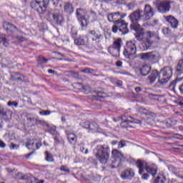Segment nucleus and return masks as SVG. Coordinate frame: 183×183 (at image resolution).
Instances as JSON below:
<instances>
[{"label": "nucleus", "instance_id": "obj_1", "mask_svg": "<svg viewBox=\"0 0 183 183\" xmlns=\"http://www.w3.org/2000/svg\"><path fill=\"white\" fill-rule=\"evenodd\" d=\"M136 37L139 41H142V39L144 41L141 47L143 51H148L152 46L154 42H159L161 41L159 34L157 32L151 31L137 33Z\"/></svg>", "mask_w": 183, "mask_h": 183}, {"label": "nucleus", "instance_id": "obj_2", "mask_svg": "<svg viewBox=\"0 0 183 183\" xmlns=\"http://www.w3.org/2000/svg\"><path fill=\"white\" fill-rule=\"evenodd\" d=\"M109 147L107 145H97L94 150V157L97 159L99 161L101 164L105 165L108 163V159H109Z\"/></svg>", "mask_w": 183, "mask_h": 183}, {"label": "nucleus", "instance_id": "obj_3", "mask_svg": "<svg viewBox=\"0 0 183 183\" xmlns=\"http://www.w3.org/2000/svg\"><path fill=\"white\" fill-rule=\"evenodd\" d=\"M76 16L81 28H86L89 24V15H88L86 11L83 9H77Z\"/></svg>", "mask_w": 183, "mask_h": 183}, {"label": "nucleus", "instance_id": "obj_4", "mask_svg": "<svg viewBox=\"0 0 183 183\" xmlns=\"http://www.w3.org/2000/svg\"><path fill=\"white\" fill-rule=\"evenodd\" d=\"M157 9L160 14H168L171 11V1L168 0H155L154 1Z\"/></svg>", "mask_w": 183, "mask_h": 183}, {"label": "nucleus", "instance_id": "obj_5", "mask_svg": "<svg viewBox=\"0 0 183 183\" xmlns=\"http://www.w3.org/2000/svg\"><path fill=\"white\" fill-rule=\"evenodd\" d=\"M48 6V4L46 1H36L34 0L30 3V8L36 11L39 14H45L46 12V8Z\"/></svg>", "mask_w": 183, "mask_h": 183}, {"label": "nucleus", "instance_id": "obj_6", "mask_svg": "<svg viewBox=\"0 0 183 183\" xmlns=\"http://www.w3.org/2000/svg\"><path fill=\"white\" fill-rule=\"evenodd\" d=\"M119 31L122 35H127L129 32V29H128V23L123 20L122 19L119 21H117L116 24L112 26V32L117 34Z\"/></svg>", "mask_w": 183, "mask_h": 183}, {"label": "nucleus", "instance_id": "obj_7", "mask_svg": "<svg viewBox=\"0 0 183 183\" xmlns=\"http://www.w3.org/2000/svg\"><path fill=\"white\" fill-rule=\"evenodd\" d=\"M161 76H159V84H167L172 76V68L171 66H164L160 70Z\"/></svg>", "mask_w": 183, "mask_h": 183}, {"label": "nucleus", "instance_id": "obj_8", "mask_svg": "<svg viewBox=\"0 0 183 183\" xmlns=\"http://www.w3.org/2000/svg\"><path fill=\"white\" fill-rule=\"evenodd\" d=\"M137 166L139 169V174L140 175L143 174L144 169H146L147 172L152 175V177L157 175V172L158 171L157 167H148L147 166V164L142 161H137Z\"/></svg>", "mask_w": 183, "mask_h": 183}, {"label": "nucleus", "instance_id": "obj_9", "mask_svg": "<svg viewBox=\"0 0 183 183\" xmlns=\"http://www.w3.org/2000/svg\"><path fill=\"white\" fill-rule=\"evenodd\" d=\"M129 18L132 22L130 25L131 29H137V22L138 21H144V17L142 16V10H136L129 14Z\"/></svg>", "mask_w": 183, "mask_h": 183}, {"label": "nucleus", "instance_id": "obj_10", "mask_svg": "<svg viewBox=\"0 0 183 183\" xmlns=\"http://www.w3.org/2000/svg\"><path fill=\"white\" fill-rule=\"evenodd\" d=\"M135 54H137V45H135V42L132 41H127L124 46V56L125 58L129 59Z\"/></svg>", "mask_w": 183, "mask_h": 183}, {"label": "nucleus", "instance_id": "obj_11", "mask_svg": "<svg viewBox=\"0 0 183 183\" xmlns=\"http://www.w3.org/2000/svg\"><path fill=\"white\" fill-rule=\"evenodd\" d=\"M121 46H122V39H117L114 41L113 45L109 47L108 52H109V54L113 56H119Z\"/></svg>", "mask_w": 183, "mask_h": 183}, {"label": "nucleus", "instance_id": "obj_12", "mask_svg": "<svg viewBox=\"0 0 183 183\" xmlns=\"http://www.w3.org/2000/svg\"><path fill=\"white\" fill-rule=\"evenodd\" d=\"M112 154L113 158H114V164H116L117 167H119L121 162L127 160V155L122 154L121 152L117 149H114L112 152Z\"/></svg>", "mask_w": 183, "mask_h": 183}, {"label": "nucleus", "instance_id": "obj_13", "mask_svg": "<svg viewBox=\"0 0 183 183\" xmlns=\"http://www.w3.org/2000/svg\"><path fill=\"white\" fill-rule=\"evenodd\" d=\"M142 14L143 16V21H148V19H151L155 15V11H154V8L151 5L146 4Z\"/></svg>", "mask_w": 183, "mask_h": 183}, {"label": "nucleus", "instance_id": "obj_14", "mask_svg": "<svg viewBox=\"0 0 183 183\" xmlns=\"http://www.w3.org/2000/svg\"><path fill=\"white\" fill-rule=\"evenodd\" d=\"M124 16H121V12L117 11L114 13H110L107 16L109 22H113L114 25H117V22H119Z\"/></svg>", "mask_w": 183, "mask_h": 183}, {"label": "nucleus", "instance_id": "obj_15", "mask_svg": "<svg viewBox=\"0 0 183 183\" xmlns=\"http://www.w3.org/2000/svg\"><path fill=\"white\" fill-rule=\"evenodd\" d=\"M157 56L158 53L157 51L140 54L141 59H144L145 61H155Z\"/></svg>", "mask_w": 183, "mask_h": 183}, {"label": "nucleus", "instance_id": "obj_16", "mask_svg": "<svg viewBox=\"0 0 183 183\" xmlns=\"http://www.w3.org/2000/svg\"><path fill=\"white\" fill-rule=\"evenodd\" d=\"M134 177H135V172L130 168L123 171L121 174V178H122V179H132Z\"/></svg>", "mask_w": 183, "mask_h": 183}, {"label": "nucleus", "instance_id": "obj_17", "mask_svg": "<svg viewBox=\"0 0 183 183\" xmlns=\"http://www.w3.org/2000/svg\"><path fill=\"white\" fill-rule=\"evenodd\" d=\"M164 19L167 22H168V24H170V26L174 29H177V28H178V24H179L178 20L176 19L174 17V16L172 15L164 16Z\"/></svg>", "mask_w": 183, "mask_h": 183}, {"label": "nucleus", "instance_id": "obj_18", "mask_svg": "<svg viewBox=\"0 0 183 183\" xmlns=\"http://www.w3.org/2000/svg\"><path fill=\"white\" fill-rule=\"evenodd\" d=\"M12 117V111L9 109H5L4 107L0 108V118L3 119H9Z\"/></svg>", "mask_w": 183, "mask_h": 183}, {"label": "nucleus", "instance_id": "obj_19", "mask_svg": "<svg viewBox=\"0 0 183 183\" xmlns=\"http://www.w3.org/2000/svg\"><path fill=\"white\" fill-rule=\"evenodd\" d=\"M26 147L29 149H33L35 151L36 149H39L41 147V143L38 142L37 140L31 139L28 142V143L26 144Z\"/></svg>", "mask_w": 183, "mask_h": 183}, {"label": "nucleus", "instance_id": "obj_20", "mask_svg": "<svg viewBox=\"0 0 183 183\" xmlns=\"http://www.w3.org/2000/svg\"><path fill=\"white\" fill-rule=\"evenodd\" d=\"M159 74L157 69L152 70L150 71V74L149 75L148 79L150 82V84H154L155 81L157 80V78H159Z\"/></svg>", "mask_w": 183, "mask_h": 183}, {"label": "nucleus", "instance_id": "obj_21", "mask_svg": "<svg viewBox=\"0 0 183 183\" xmlns=\"http://www.w3.org/2000/svg\"><path fill=\"white\" fill-rule=\"evenodd\" d=\"M89 34L94 36L92 38V41H94L95 42H99L104 39V35H102L101 33L97 32L94 30L90 31Z\"/></svg>", "mask_w": 183, "mask_h": 183}, {"label": "nucleus", "instance_id": "obj_22", "mask_svg": "<svg viewBox=\"0 0 183 183\" xmlns=\"http://www.w3.org/2000/svg\"><path fill=\"white\" fill-rule=\"evenodd\" d=\"M53 21L56 25H62L64 23V17L59 13H55L53 14Z\"/></svg>", "mask_w": 183, "mask_h": 183}, {"label": "nucleus", "instance_id": "obj_23", "mask_svg": "<svg viewBox=\"0 0 183 183\" xmlns=\"http://www.w3.org/2000/svg\"><path fill=\"white\" fill-rule=\"evenodd\" d=\"M151 72V66L148 64L144 65L140 69V73L142 75V76H147V75H149Z\"/></svg>", "mask_w": 183, "mask_h": 183}, {"label": "nucleus", "instance_id": "obj_24", "mask_svg": "<svg viewBox=\"0 0 183 183\" xmlns=\"http://www.w3.org/2000/svg\"><path fill=\"white\" fill-rule=\"evenodd\" d=\"M3 26L7 32H14L15 29H16V26L9 22H4L3 24Z\"/></svg>", "mask_w": 183, "mask_h": 183}, {"label": "nucleus", "instance_id": "obj_25", "mask_svg": "<svg viewBox=\"0 0 183 183\" xmlns=\"http://www.w3.org/2000/svg\"><path fill=\"white\" fill-rule=\"evenodd\" d=\"M167 182V177L164 174L161 173L157 175L153 183H165Z\"/></svg>", "mask_w": 183, "mask_h": 183}, {"label": "nucleus", "instance_id": "obj_26", "mask_svg": "<svg viewBox=\"0 0 183 183\" xmlns=\"http://www.w3.org/2000/svg\"><path fill=\"white\" fill-rule=\"evenodd\" d=\"M89 130L92 131V132H99L101 129H99V126L96 122H90Z\"/></svg>", "mask_w": 183, "mask_h": 183}, {"label": "nucleus", "instance_id": "obj_27", "mask_svg": "<svg viewBox=\"0 0 183 183\" xmlns=\"http://www.w3.org/2000/svg\"><path fill=\"white\" fill-rule=\"evenodd\" d=\"M176 73L177 75H181L183 74V60H179L177 66H176Z\"/></svg>", "mask_w": 183, "mask_h": 183}, {"label": "nucleus", "instance_id": "obj_28", "mask_svg": "<svg viewBox=\"0 0 183 183\" xmlns=\"http://www.w3.org/2000/svg\"><path fill=\"white\" fill-rule=\"evenodd\" d=\"M64 11L67 14H72V12H74V7L72 6V4L66 3L64 5Z\"/></svg>", "mask_w": 183, "mask_h": 183}, {"label": "nucleus", "instance_id": "obj_29", "mask_svg": "<svg viewBox=\"0 0 183 183\" xmlns=\"http://www.w3.org/2000/svg\"><path fill=\"white\" fill-rule=\"evenodd\" d=\"M45 159L47 161V162H54V156L52 154H51L49 152L46 151L45 152Z\"/></svg>", "mask_w": 183, "mask_h": 183}, {"label": "nucleus", "instance_id": "obj_30", "mask_svg": "<svg viewBox=\"0 0 183 183\" xmlns=\"http://www.w3.org/2000/svg\"><path fill=\"white\" fill-rule=\"evenodd\" d=\"M11 78L13 81H24V75L19 73L13 74Z\"/></svg>", "mask_w": 183, "mask_h": 183}, {"label": "nucleus", "instance_id": "obj_31", "mask_svg": "<svg viewBox=\"0 0 183 183\" xmlns=\"http://www.w3.org/2000/svg\"><path fill=\"white\" fill-rule=\"evenodd\" d=\"M68 139L70 143L75 144H76V135L75 134L70 133L68 134Z\"/></svg>", "mask_w": 183, "mask_h": 183}, {"label": "nucleus", "instance_id": "obj_32", "mask_svg": "<svg viewBox=\"0 0 183 183\" xmlns=\"http://www.w3.org/2000/svg\"><path fill=\"white\" fill-rule=\"evenodd\" d=\"M0 39L2 41L4 46H9V41H8V39H6V35L0 34Z\"/></svg>", "mask_w": 183, "mask_h": 183}, {"label": "nucleus", "instance_id": "obj_33", "mask_svg": "<svg viewBox=\"0 0 183 183\" xmlns=\"http://www.w3.org/2000/svg\"><path fill=\"white\" fill-rule=\"evenodd\" d=\"M36 125H41V127H48V124L46 121L41 120L39 118L36 117L35 119Z\"/></svg>", "mask_w": 183, "mask_h": 183}, {"label": "nucleus", "instance_id": "obj_34", "mask_svg": "<svg viewBox=\"0 0 183 183\" xmlns=\"http://www.w3.org/2000/svg\"><path fill=\"white\" fill-rule=\"evenodd\" d=\"M74 43L76 44V45H85V39L82 36H81L74 39Z\"/></svg>", "mask_w": 183, "mask_h": 183}, {"label": "nucleus", "instance_id": "obj_35", "mask_svg": "<svg viewBox=\"0 0 183 183\" xmlns=\"http://www.w3.org/2000/svg\"><path fill=\"white\" fill-rule=\"evenodd\" d=\"M129 124H131V122H129V120L128 119H122V122H121V127L122 128H129Z\"/></svg>", "mask_w": 183, "mask_h": 183}, {"label": "nucleus", "instance_id": "obj_36", "mask_svg": "<svg viewBox=\"0 0 183 183\" xmlns=\"http://www.w3.org/2000/svg\"><path fill=\"white\" fill-rule=\"evenodd\" d=\"M90 124L91 122H84L80 123V127H81V128H84V129H89Z\"/></svg>", "mask_w": 183, "mask_h": 183}, {"label": "nucleus", "instance_id": "obj_37", "mask_svg": "<svg viewBox=\"0 0 183 183\" xmlns=\"http://www.w3.org/2000/svg\"><path fill=\"white\" fill-rule=\"evenodd\" d=\"M169 169L172 171L174 175H178V169L175 168L174 166H169Z\"/></svg>", "mask_w": 183, "mask_h": 183}, {"label": "nucleus", "instance_id": "obj_38", "mask_svg": "<svg viewBox=\"0 0 183 183\" xmlns=\"http://www.w3.org/2000/svg\"><path fill=\"white\" fill-rule=\"evenodd\" d=\"M129 118H131V119H132V120H129L130 124H139L140 125H141V124H142V122H141L140 120L134 119L132 117H129Z\"/></svg>", "mask_w": 183, "mask_h": 183}, {"label": "nucleus", "instance_id": "obj_39", "mask_svg": "<svg viewBox=\"0 0 183 183\" xmlns=\"http://www.w3.org/2000/svg\"><path fill=\"white\" fill-rule=\"evenodd\" d=\"M60 171H62L63 172H66L67 174H69V172H71V171L66 166H61Z\"/></svg>", "mask_w": 183, "mask_h": 183}, {"label": "nucleus", "instance_id": "obj_40", "mask_svg": "<svg viewBox=\"0 0 183 183\" xmlns=\"http://www.w3.org/2000/svg\"><path fill=\"white\" fill-rule=\"evenodd\" d=\"M38 61L40 64H45V62H48V59H45V57L42 56L39 57Z\"/></svg>", "mask_w": 183, "mask_h": 183}, {"label": "nucleus", "instance_id": "obj_41", "mask_svg": "<svg viewBox=\"0 0 183 183\" xmlns=\"http://www.w3.org/2000/svg\"><path fill=\"white\" fill-rule=\"evenodd\" d=\"M162 32L164 35H171V29L169 28L163 29Z\"/></svg>", "mask_w": 183, "mask_h": 183}, {"label": "nucleus", "instance_id": "obj_42", "mask_svg": "<svg viewBox=\"0 0 183 183\" xmlns=\"http://www.w3.org/2000/svg\"><path fill=\"white\" fill-rule=\"evenodd\" d=\"M10 149H18L19 148V144H15L14 143H11L9 144Z\"/></svg>", "mask_w": 183, "mask_h": 183}, {"label": "nucleus", "instance_id": "obj_43", "mask_svg": "<svg viewBox=\"0 0 183 183\" xmlns=\"http://www.w3.org/2000/svg\"><path fill=\"white\" fill-rule=\"evenodd\" d=\"M97 99H101L102 98H105V93L99 92L97 95Z\"/></svg>", "mask_w": 183, "mask_h": 183}, {"label": "nucleus", "instance_id": "obj_44", "mask_svg": "<svg viewBox=\"0 0 183 183\" xmlns=\"http://www.w3.org/2000/svg\"><path fill=\"white\" fill-rule=\"evenodd\" d=\"M126 145L127 144L125 143V140H121L118 144V148H124Z\"/></svg>", "mask_w": 183, "mask_h": 183}, {"label": "nucleus", "instance_id": "obj_45", "mask_svg": "<svg viewBox=\"0 0 183 183\" xmlns=\"http://www.w3.org/2000/svg\"><path fill=\"white\" fill-rule=\"evenodd\" d=\"M81 72H84V74H92V72H94V69L87 68L81 70Z\"/></svg>", "mask_w": 183, "mask_h": 183}, {"label": "nucleus", "instance_id": "obj_46", "mask_svg": "<svg viewBox=\"0 0 183 183\" xmlns=\"http://www.w3.org/2000/svg\"><path fill=\"white\" fill-rule=\"evenodd\" d=\"M7 105H8V107H12V105H13L14 107H15L16 108L18 107V102L10 101L7 103Z\"/></svg>", "mask_w": 183, "mask_h": 183}, {"label": "nucleus", "instance_id": "obj_47", "mask_svg": "<svg viewBox=\"0 0 183 183\" xmlns=\"http://www.w3.org/2000/svg\"><path fill=\"white\" fill-rule=\"evenodd\" d=\"M16 178V179H24V178H25V175L22 173H17Z\"/></svg>", "mask_w": 183, "mask_h": 183}, {"label": "nucleus", "instance_id": "obj_48", "mask_svg": "<svg viewBox=\"0 0 183 183\" xmlns=\"http://www.w3.org/2000/svg\"><path fill=\"white\" fill-rule=\"evenodd\" d=\"M51 114V111L49 110H43L40 112V115H50Z\"/></svg>", "mask_w": 183, "mask_h": 183}, {"label": "nucleus", "instance_id": "obj_49", "mask_svg": "<svg viewBox=\"0 0 183 183\" xmlns=\"http://www.w3.org/2000/svg\"><path fill=\"white\" fill-rule=\"evenodd\" d=\"M174 138H176L177 139H183V136L182 134H174L173 135Z\"/></svg>", "mask_w": 183, "mask_h": 183}, {"label": "nucleus", "instance_id": "obj_50", "mask_svg": "<svg viewBox=\"0 0 183 183\" xmlns=\"http://www.w3.org/2000/svg\"><path fill=\"white\" fill-rule=\"evenodd\" d=\"M116 4L117 5H125L126 1L125 0H116Z\"/></svg>", "mask_w": 183, "mask_h": 183}, {"label": "nucleus", "instance_id": "obj_51", "mask_svg": "<svg viewBox=\"0 0 183 183\" xmlns=\"http://www.w3.org/2000/svg\"><path fill=\"white\" fill-rule=\"evenodd\" d=\"M148 178H149V175L148 174H144L142 176V179L147 180V179H148Z\"/></svg>", "mask_w": 183, "mask_h": 183}, {"label": "nucleus", "instance_id": "obj_52", "mask_svg": "<svg viewBox=\"0 0 183 183\" xmlns=\"http://www.w3.org/2000/svg\"><path fill=\"white\" fill-rule=\"evenodd\" d=\"M6 144L2 140H0V148H5Z\"/></svg>", "mask_w": 183, "mask_h": 183}, {"label": "nucleus", "instance_id": "obj_53", "mask_svg": "<svg viewBox=\"0 0 183 183\" xmlns=\"http://www.w3.org/2000/svg\"><path fill=\"white\" fill-rule=\"evenodd\" d=\"M116 66H119V67L122 66V61H117L116 62Z\"/></svg>", "mask_w": 183, "mask_h": 183}, {"label": "nucleus", "instance_id": "obj_54", "mask_svg": "<svg viewBox=\"0 0 183 183\" xmlns=\"http://www.w3.org/2000/svg\"><path fill=\"white\" fill-rule=\"evenodd\" d=\"M16 38L18 41H20V42L24 41V37L22 36H16Z\"/></svg>", "mask_w": 183, "mask_h": 183}, {"label": "nucleus", "instance_id": "obj_55", "mask_svg": "<svg viewBox=\"0 0 183 183\" xmlns=\"http://www.w3.org/2000/svg\"><path fill=\"white\" fill-rule=\"evenodd\" d=\"M36 119V118H28V121H29L30 122H35V120Z\"/></svg>", "mask_w": 183, "mask_h": 183}, {"label": "nucleus", "instance_id": "obj_56", "mask_svg": "<svg viewBox=\"0 0 183 183\" xmlns=\"http://www.w3.org/2000/svg\"><path fill=\"white\" fill-rule=\"evenodd\" d=\"M135 91L136 92L139 93V92H141L142 89H141V87H136Z\"/></svg>", "mask_w": 183, "mask_h": 183}, {"label": "nucleus", "instance_id": "obj_57", "mask_svg": "<svg viewBox=\"0 0 183 183\" xmlns=\"http://www.w3.org/2000/svg\"><path fill=\"white\" fill-rule=\"evenodd\" d=\"M51 131H53V132L55 134V132H56V127L53 126V127H51Z\"/></svg>", "mask_w": 183, "mask_h": 183}, {"label": "nucleus", "instance_id": "obj_58", "mask_svg": "<svg viewBox=\"0 0 183 183\" xmlns=\"http://www.w3.org/2000/svg\"><path fill=\"white\" fill-rule=\"evenodd\" d=\"M48 72H49V74H55V71H54L52 69H49Z\"/></svg>", "mask_w": 183, "mask_h": 183}, {"label": "nucleus", "instance_id": "obj_59", "mask_svg": "<svg viewBox=\"0 0 183 183\" xmlns=\"http://www.w3.org/2000/svg\"><path fill=\"white\" fill-rule=\"evenodd\" d=\"M61 122H66V119H65L64 116L61 117Z\"/></svg>", "mask_w": 183, "mask_h": 183}, {"label": "nucleus", "instance_id": "obj_60", "mask_svg": "<svg viewBox=\"0 0 183 183\" xmlns=\"http://www.w3.org/2000/svg\"><path fill=\"white\" fill-rule=\"evenodd\" d=\"M80 151H81V152H84V151H85V147H81Z\"/></svg>", "mask_w": 183, "mask_h": 183}, {"label": "nucleus", "instance_id": "obj_61", "mask_svg": "<svg viewBox=\"0 0 183 183\" xmlns=\"http://www.w3.org/2000/svg\"><path fill=\"white\" fill-rule=\"evenodd\" d=\"M28 1H29V0H22V2H23V4H26V2H28Z\"/></svg>", "mask_w": 183, "mask_h": 183}, {"label": "nucleus", "instance_id": "obj_62", "mask_svg": "<svg viewBox=\"0 0 183 183\" xmlns=\"http://www.w3.org/2000/svg\"><path fill=\"white\" fill-rule=\"evenodd\" d=\"M118 85H120V86L122 85V81H118Z\"/></svg>", "mask_w": 183, "mask_h": 183}, {"label": "nucleus", "instance_id": "obj_63", "mask_svg": "<svg viewBox=\"0 0 183 183\" xmlns=\"http://www.w3.org/2000/svg\"><path fill=\"white\" fill-rule=\"evenodd\" d=\"M154 24H155V25H157V24H158V20H154Z\"/></svg>", "mask_w": 183, "mask_h": 183}, {"label": "nucleus", "instance_id": "obj_64", "mask_svg": "<svg viewBox=\"0 0 183 183\" xmlns=\"http://www.w3.org/2000/svg\"><path fill=\"white\" fill-rule=\"evenodd\" d=\"M175 84H177V81H172V84L170 85H175Z\"/></svg>", "mask_w": 183, "mask_h": 183}]
</instances>
